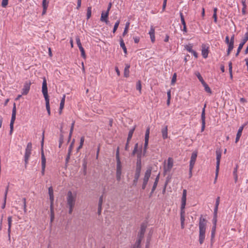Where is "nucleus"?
<instances>
[{"label":"nucleus","instance_id":"2","mask_svg":"<svg viewBox=\"0 0 248 248\" xmlns=\"http://www.w3.org/2000/svg\"><path fill=\"white\" fill-rule=\"evenodd\" d=\"M77 199V193H73L71 191L67 192L66 195V202L67 206H75Z\"/></svg>","mask_w":248,"mask_h":248},{"label":"nucleus","instance_id":"36","mask_svg":"<svg viewBox=\"0 0 248 248\" xmlns=\"http://www.w3.org/2000/svg\"><path fill=\"white\" fill-rule=\"evenodd\" d=\"M195 75L197 76V77L198 78L199 80L201 81L202 84L205 82L204 81L201 75L200 74V73L199 72H196L195 73Z\"/></svg>","mask_w":248,"mask_h":248},{"label":"nucleus","instance_id":"23","mask_svg":"<svg viewBox=\"0 0 248 248\" xmlns=\"http://www.w3.org/2000/svg\"><path fill=\"white\" fill-rule=\"evenodd\" d=\"M130 64L127 63L125 64V66L124 69V77L125 78H127L129 76V68H130Z\"/></svg>","mask_w":248,"mask_h":248},{"label":"nucleus","instance_id":"47","mask_svg":"<svg viewBox=\"0 0 248 248\" xmlns=\"http://www.w3.org/2000/svg\"><path fill=\"white\" fill-rule=\"evenodd\" d=\"M119 24H120V20H117L115 22L113 30V33H115V31H116V30L119 26Z\"/></svg>","mask_w":248,"mask_h":248},{"label":"nucleus","instance_id":"38","mask_svg":"<svg viewBox=\"0 0 248 248\" xmlns=\"http://www.w3.org/2000/svg\"><path fill=\"white\" fill-rule=\"evenodd\" d=\"M216 231V226H213L211 230V239H213L215 237Z\"/></svg>","mask_w":248,"mask_h":248},{"label":"nucleus","instance_id":"28","mask_svg":"<svg viewBox=\"0 0 248 248\" xmlns=\"http://www.w3.org/2000/svg\"><path fill=\"white\" fill-rule=\"evenodd\" d=\"M135 129V127H133L130 130V131L128 132V137L127 139V140H128V142H129L130 140H131L133 134L134 133V132Z\"/></svg>","mask_w":248,"mask_h":248},{"label":"nucleus","instance_id":"14","mask_svg":"<svg viewBox=\"0 0 248 248\" xmlns=\"http://www.w3.org/2000/svg\"><path fill=\"white\" fill-rule=\"evenodd\" d=\"M205 105H204V108L202 110V115H201V120H202V128L201 131L203 132L205 129Z\"/></svg>","mask_w":248,"mask_h":248},{"label":"nucleus","instance_id":"34","mask_svg":"<svg viewBox=\"0 0 248 248\" xmlns=\"http://www.w3.org/2000/svg\"><path fill=\"white\" fill-rule=\"evenodd\" d=\"M217 212H214V216L212 220L213 225V226H217Z\"/></svg>","mask_w":248,"mask_h":248},{"label":"nucleus","instance_id":"19","mask_svg":"<svg viewBox=\"0 0 248 248\" xmlns=\"http://www.w3.org/2000/svg\"><path fill=\"white\" fill-rule=\"evenodd\" d=\"M149 34L152 42L154 43L155 41V30L152 26L151 27Z\"/></svg>","mask_w":248,"mask_h":248},{"label":"nucleus","instance_id":"20","mask_svg":"<svg viewBox=\"0 0 248 248\" xmlns=\"http://www.w3.org/2000/svg\"><path fill=\"white\" fill-rule=\"evenodd\" d=\"M181 227L182 229L185 227V212H180Z\"/></svg>","mask_w":248,"mask_h":248},{"label":"nucleus","instance_id":"10","mask_svg":"<svg viewBox=\"0 0 248 248\" xmlns=\"http://www.w3.org/2000/svg\"><path fill=\"white\" fill-rule=\"evenodd\" d=\"M42 91L45 99L49 98L47 93V82L45 78H43Z\"/></svg>","mask_w":248,"mask_h":248},{"label":"nucleus","instance_id":"51","mask_svg":"<svg viewBox=\"0 0 248 248\" xmlns=\"http://www.w3.org/2000/svg\"><path fill=\"white\" fill-rule=\"evenodd\" d=\"M141 155H142V153H141V151L140 150V152L139 153H138L137 154V161H141Z\"/></svg>","mask_w":248,"mask_h":248},{"label":"nucleus","instance_id":"30","mask_svg":"<svg viewBox=\"0 0 248 248\" xmlns=\"http://www.w3.org/2000/svg\"><path fill=\"white\" fill-rule=\"evenodd\" d=\"M202 85L204 87V90L207 93H212V91H211L210 88L209 87V86L207 85V84L205 82L202 83Z\"/></svg>","mask_w":248,"mask_h":248},{"label":"nucleus","instance_id":"17","mask_svg":"<svg viewBox=\"0 0 248 248\" xmlns=\"http://www.w3.org/2000/svg\"><path fill=\"white\" fill-rule=\"evenodd\" d=\"M8 235L9 240H10L11 239V227H12V216H9L8 217Z\"/></svg>","mask_w":248,"mask_h":248},{"label":"nucleus","instance_id":"37","mask_svg":"<svg viewBox=\"0 0 248 248\" xmlns=\"http://www.w3.org/2000/svg\"><path fill=\"white\" fill-rule=\"evenodd\" d=\"M78 48H79V49L80 50V51L81 52V56L84 59H85L86 56L84 48L82 47V46L78 47Z\"/></svg>","mask_w":248,"mask_h":248},{"label":"nucleus","instance_id":"62","mask_svg":"<svg viewBox=\"0 0 248 248\" xmlns=\"http://www.w3.org/2000/svg\"><path fill=\"white\" fill-rule=\"evenodd\" d=\"M232 62H229V73L232 72Z\"/></svg>","mask_w":248,"mask_h":248},{"label":"nucleus","instance_id":"50","mask_svg":"<svg viewBox=\"0 0 248 248\" xmlns=\"http://www.w3.org/2000/svg\"><path fill=\"white\" fill-rule=\"evenodd\" d=\"M50 217H51V221L52 222L54 218V213L53 208H50Z\"/></svg>","mask_w":248,"mask_h":248},{"label":"nucleus","instance_id":"7","mask_svg":"<svg viewBox=\"0 0 248 248\" xmlns=\"http://www.w3.org/2000/svg\"><path fill=\"white\" fill-rule=\"evenodd\" d=\"M44 141V132L43 133L42 139L41 141V165L42 167H46V159L43 151V145Z\"/></svg>","mask_w":248,"mask_h":248},{"label":"nucleus","instance_id":"63","mask_svg":"<svg viewBox=\"0 0 248 248\" xmlns=\"http://www.w3.org/2000/svg\"><path fill=\"white\" fill-rule=\"evenodd\" d=\"M101 211H102V205H98L97 214H98V215H100L101 214Z\"/></svg>","mask_w":248,"mask_h":248},{"label":"nucleus","instance_id":"5","mask_svg":"<svg viewBox=\"0 0 248 248\" xmlns=\"http://www.w3.org/2000/svg\"><path fill=\"white\" fill-rule=\"evenodd\" d=\"M16 118V104H14V106L12 109V117L10 124V134L11 135L13 133V129H14V124Z\"/></svg>","mask_w":248,"mask_h":248},{"label":"nucleus","instance_id":"49","mask_svg":"<svg viewBox=\"0 0 248 248\" xmlns=\"http://www.w3.org/2000/svg\"><path fill=\"white\" fill-rule=\"evenodd\" d=\"M23 202V209L25 213L27 212V206H26V198H24L22 199Z\"/></svg>","mask_w":248,"mask_h":248},{"label":"nucleus","instance_id":"43","mask_svg":"<svg viewBox=\"0 0 248 248\" xmlns=\"http://www.w3.org/2000/svg\"><path fill=\"white\" fill-rule=\"evenodd\" d=\"M180 18H181V21L182 24L183 25V26H186V22L185 20L184 16L182 13H181V12L180 13Z\"/></svg>","mask_w":248,"mask_h":248},{"label":"nucleus","instance_id":"21","mask_svg":"<svg viewBox=\"0 0 248 248\" xmlns=\"http://www.w3.org/2000/svg\"><path fill=\"white\" fill-rule=\"evenodd\" d=\"M122 165L120 160H116V173H122Z\"/></svg>","mask_w":248,"mask_h":248},{"label":"nucleus","instance_id":"32","mask_svg":"<svg viewBox=\"0 0 248 248\" xmlns=\"http://www.w3.org/2000/svg\"><path fill=\"white\" fill-rule=\"evenodd\" d=\"M65 95L64 94L61 100V103L60 104V109H62L63 108L65 103Z\"/></svg>","mask_w":248,"mask_h":248},{"label":"nucleus","instance_id":"59","mask_svg":"<svg viewBox=\"0 0 248 248\" xmlns=\"http://www.w3.org/2000/svg\"><path fill=\"white\" fill-rule=\"evenodd\" d=\"M122 173H116V179L118 181H120L121 179Z\"/></svg>","mask_w":248,"mask_h":248},{"label":"nucleus","instance_id":"26","mask_svg":"<svg viewBox=\"0 0 248 248\" xmlns=\"http://www.w3.org/2000/svg\"><path fill=\"white\" fill-rule=\"evenodd\" d=\"M243 129V126H241L240 127H239V128L237 131V133L236 134V137L235 138V142L236 143L239 141L240 138L242 135Z\"/></svg>","mask_w":248,"mask_h":248},{"label":"nucleus","instance_id":"60","mask_svg":"<svg viewBox=\"0 0 248 248\" xmlns=\"http://www.w3.org/2000/svg\"><path fill=\"white\" fill-rule=\"evenodd\" d=\"M74 207L75 206H68V207L69 208L68 213L69 214H71L72 213Z\"/></svg>","mask_w":248,"mask_h":248},{"label":"nucleus","instance_id":"55","mask_svg":"<svg viewBox=\"0 0 248 248\" xmlns=\"http://www.w3.org/2000/svg\"><path fill=\"white\" fill-rule=\"evenodd\" d=\"M76 43L78 47L82 46V45L80 42V38L78 37H77L76 38Z\"/></svg>","mask_w":248,"mask_h":248},{"label":"nucleus","instance_id":"18","mask_svg":"<svg viewBox=\"0 0 248 248\" xmlns=\"http://www.w3.org/2000/svg\"><path fill=\"white\" fill-rule=\"evenodd\" d=\"M151 172H152V168L151 167L148 168L145 171L143 181L148 182L149 179L150 177L151 174Z\"/></svg>","mask_w":248,"mask_h":248},{"label":"nucleus","instance_id":"46","mask_svg":"<svg viewBox=\"0 0 248 248\" xmlns=\"http://www.w3.org/2000/svg\"><path fill=\"white\" fill-rule=\"evenodd\" d=\"M84 141V137H82L80 138V144H79V146L78 148V150H79L80 149H81L82 147Z\"/></svg>","mask_w":248,"mask_h":248},{"label":"nucleus","instance_id":"48","mask_svg":"<svg viewBox=\"0 0 248 248\" xmlns=\"http://www.w3.org/2000/svg\"><path fill=\"white\" fill-rule=\"evenodd\" d=\"M137 90L139 91L140 93H141V84L140 81H138L137 83V86H136Z\"/></svg>","mask_w":248,"mask_h":248},{"label":"nucleus","instance_id":"58","mask_svg":"<svg viewBox=\"0 0 248 248\" xmlns=\"http://www.w3.org/2000/svg\"><path fill=\"white\" fill-rule=\"evenodd\" d=\"M129 23H127V24L126 25V26L125 27V29H124V30L123 32V35L124 36L125 34H126L127 32V30H128V26H129Z\"/></svg>","mask_w":248,"mask_h":248},{"label":"nucleus","instance_id":"61","mask_svg":"<svg viewBox=\"0 0 248 248\" xmlns=\"http://www.w3.org/2000/svg\"><path fill=\"white\" fill-rule=\"evenodd\" d=\"M48 194L49 195H53V190L52 186L48 188Z\"/></svg>","mask_w":248,"mask_h":248},{"label":"nucleus","instance_id":"44","mask_svg":"<svg viewBox=\"0 0 248 248\" xmlns=\"http://www.w3.org/2000/svg\"><path fill=\"white\" fill-rule=\"evenodd\" d=\"M50 201V208H53L54 195H49Z\"/></svg>","mask_w":248,"mask_h":248},{"label":"nucleus","instance_id":"16","mask_svg":"<svg viewBox=\"0 0 248 248\" xmlns=\"http://www.w3.org/2000/svg\"><path fill=\"white\" fill-rule=\"evenodd\" d=\"M109 13L108 11H106L105 13L102 12L100 18V20L102 22H105L107 24H108L109 21L108 19Z\"/></svg>","mask_w":248,"mask_h":248},{"label":"nucleus","instance_id":"64","mask_svg":"<svg viewBox=\"0 0 248 248\" xmlns=\"http://www.w3.org/2000/svg\"><path fill=\"white\" fill-rule=\"evenodd\" d=\"M63 139H64V137H63V134H61L60 136V138H59V142H62L63 143Z\"/></svg>","mask_w":248,"mask_h":248},{"label":"nucleus","instance_id":"8","mask_svg":"<svg viewBox=\"0 0 248 248\" xmlns=\"http://www.w3.org/2000/svg\"><path fill=\"white\" fill-rule=\"evenodd\" d=\"M186 194L187 191L186 189L183 190L182 197L181 198V211L180 212H185V209L186 205Z\"/></svg>","mask_w":248,"mask_h":248},{"label":"nucleus","instance_id":"24","mask_svg":"<svg viewBox=\"0 0 248 248\" xmlns=\"http://www.w3.org/2000/svg\"><path fill=\"white\" fill-rule=\"evenodd\" d=\"M162 138L163 139H166L168 138V127L165 126L161 130Z\"/></svg>","mask_w":248,"mask_h":248},{"label":"nucleus","instance_id":"4","mask_svg":"<svg viewBox=\"0 0 248 248\" xmlns=\"http://www.w3.org/2000/svg\"><path fill=\"white\" fill-rule=\"evenodd\" d=\"M216 155H217V157H216L217 162H216V177H215V182H216V180L217 179V177L218 172H219V164H220V159H221V151L220 150H217L216 151Z\"/></svg>","mask_w":248,"mask_h":248},{"label":"nucleus","instance_id":"41","mask_svg":"<svg viewBox=\"0 0 248 248\" xmlns=\"http://www.w3.org/2000/svg\"><path fill=\"white\" fill-rule=\"evenodd\" d=\"M92 14V8L91 7H88L87 8V18L89 19L91 16Z\"/></svg>","mask_w":248,"mask_h":248},{"label":"nucleus","instance_id":"12","mask_svg":"<svg viewBox=\"0 0 248 248\" xmlns=\"http://www.w3.org/2000/svg\"><path fill=\"white\" fill-rule=\"evenodd\" d=\"M197 157V153L196 152L192 153L190 157V160L189 163V170H190V171L192 170H193L195 163Z\"/></svg>","mask_w":248,"mask_h":248},{"label":"nucleus","instance_id":"52","mask_svg":"<svg viewBox=\"0 0 248 248\" xmlns=\"http://www.w3.org/2000/svg\"><path fill=\"white\" fill-rule=\"evenodd\" d=\"M74 142H75V140L73 139L72 142L70 144V145L69 147V149H68V152H72V150L73 149V146H74Z\"/></svg>","mask_w":248,"mask_h":248},{"label":"nucleus","instance_id":"40","mask_svg":"<svg viewBox=\"0 0 248 248\" xmlns=\"http://www.w3.org/2000/svg\"><path fill=\"white\" fill-rule=\"evenodd\" d=\"M45 100L46 101V110L47 111V110H50L49 98H45Z\"/></svg>","mask_w":248,"mask_h":248},{"label":"nucleus","instance_id":"11","mask_svg":"<svg viewBox=\"0 0 248 248\" xmlns=\"http://www.w3.org/2000/svg\"><path fill=\"white\" fill-rule=\"evenodd\" d=\"M31 84V82L30 81L25 82L22 90V95H27L29 93Z\"/></svg>","mask_w":248,"mask_h":248},{"label":"nucleus","instance_id":"6","mask_svg":"<svg viewBox=\"0 0 248 248\" xmlns=\"http://www.w3.org/2000/svg\"><path fill=\"white\" fill-rule=\"evenodd\" d=\"M248 31H247L244 35V37L242 38L241 42L239 45L237 51L236 53L235 54V56H238L240 52L241 51L242 48H243L244 45L248 41Z\"/></svg>","mask_w":248,"mask_h":248},{"label":"nucleus","instance_id":"56","mask_svg":"<svg viewBox=\"0 0 248 248\" xmlns=\"http://www.w3.org/2000/svg\"><path fill=\"white\" fill-rule=\"evenodd\" d=\"M140 171L135 170L134 177L136 178H139L140 175Z\"/></svg>","mask_w":248,"mask_h":248},{"label":"nucleus","instance_id":"29","mask_svg":"<svg viewBox=\"0 0 248 248\" xmlns=\"http://www.w3.org/2000/svg\"><path fill=\"white\" fill-rule=\"evenodd\" d=\"M219 202H220V198H219V197H217V198L216 201V204H215V206L214 211V212H217L218 208V206L219 204Z\"/></svg>","mask_w":248,"mask_h":248},{"label":"nucleus","instance_id":"42","mask_svg":"<svg viewBox=\"0 0 248 248\" xmlns=\"http://www.w3.org/2000/svg\"><path fill=\"white\" fill-rule=\"evenodd\" d=\"M185 47V49L190 53H191L193 50L192 49V45L191 44L186 45Z\"/></svg>","mask_w":248,"mask_h":248},{"label":"nucleus","instance_id":"3","mask_svg":"<svg viewBox=\"0 0 248 248\" xmlns=\"http://www.w3.org/2000/svg\"><path fill=\"white\" fill-rule=\"evenodd\" d=\"M32 150V144L31 142H29L27 144L25 153L24 155V161H25V167L27 168V164H28L29 160L30 157Z\"/></svg>","mask_w":248,"mask_h":248},{"label":"nucleus","instance_id":"15","mask_svg":"<svg viewBox=\"0 0 248 248\" xmlns=\"http://www.w3.org/2000/svg\"><path fill=\"white\" fill-rule=\"evenodd\" d=\"M149 135H150V127L148 126L146 130L145 134V142L144 145V149H147L148 142L149 139Z\"/></svg>","mask_w":248,"mask_h":248},{"label":"nucleus","instance_id":"1","mask_svg":"<svg viewBox=\"0 0 248 248\" xmlns=\"http://www.w3.org/2000/svg\"><path fill=\"white\" fill-rule=\"evenodd\" d=\"M207 222V220L201 215L199 219V242L200 245L203 243L205 239Z\"/></svg>","mask_w":248,"mask_h":248},{"label":"nucleus","instance_id":"45","mask_svg":"<svg viewBox=\"0 0 248 248\" xmlns=\"http://www.w3.org/2000/svg\"><path fill=\"white\" fill-rule=\"evenodd\" d=\"M176 78H177V75L176 73H174L173 75L171 81V84L174 85L176 81Z\"/></svg>","mask_w":248,"mask_h":248},{"label":"nucleus","instance_id":"13","mask_svg":"<svg viewBox=\"0 0 248 248\" xmlns=\"http://www.w3.org/2000/svg\"><path fill=\"white\" fill-rule=\"evenodd\" d=\"M146 226L144 224L140 226V231L138 235V240L142 241L144 237V233L146 231Z\"/></svg>","mask_w":248,"mask_h":248},{"label":"nucleus","instance_id":"57","mask_svg":"<svg viewBox=\"0 0 248 248\" xmlns=\"http://www.w3.org/2000/svg\"><path fill=\"white\" fill-rule=\"evenodd\" d=\"M228 48L230 49H231V50H232L233 48L234 43L230 42V43L228 44Z\"/></svg>","mask_w":248,"mask_h":248},{"label":"nucleus","instance_id":"22","mask_svg":"<svg viewBox=\"0 0 248 248\" xmlns=\"http://www.w3.org/2000/svg\"><path fill=\"white\" fill-rule=\"evenodd\" d=\"M159 176H160V174L159 173L157 175V176L156 177V178L155 179V182L154 183L153 187L152 188L151 194H152L154 192V191L155 190V189L156 188V186H157V184H158V181H159Z\"/></svg>","mask_w":248,"mask_h":248},{"label":"nucleus","instance_id":"25","mask_svg":"<svg viewBox=\"0 0 248 248\" xmlns=\"http://www.w3.org/2000/svg\"><path fill=\"white\" fill-rule=\"evenodd\" d=\"M238 169V165L236 164L235 167L233 169V175L235 183H236L238 180V175H237V170Z\"/></svg>","mask_w":248,"mask_h":248},{"label":"nucleus","instance_id":"54","mask_svg":"<svg viewBox=\"0 0 248 248\" xmlns=\"http://www.w3.org/2000/svg\"><path fill=\"white\" fill-rule=\"evenodd\" d=\"M8 4V0H2L1 6L2 7H6Z\"/></svg>","mask_w":248,"mask_h":248},{"label":"nucleus","instance_id":"39","mask_svg":"<svg viewBox=\"0 0 248 248\" xmlns=\"http://www.w3.org/2000/svg\"><path fill=\"white\" fill-rule=\"evenodd\" d=\"M141 241L140 240H138L136 241L135 244L133 246V248H141L140 244Z\"/></svg>","mask_w":248,"mask_h":248},{"label":"nucleus","instance_id":"33","mask_svg":"<svg viewBox=\"0 0 248 248\" xmlns=\"http://www.w3.org/2000/svg\"><path fill=\"white\" fill-rule=\"evenodd\" d=\"M172 166H173V159L169 157L168 159V165H167L168 169L170 170L172 168Z\"/></svg>","mask_w":248,"mask_h":248},{"label":"nucleus","instance_id":"31","mask_svg":"<svg viewBox=\"0 0 248 248\" xmlns=\"http://www.w3.org/2000/svg\"><path fill=\"white\" fill-rule=\"evenodd\" d=\"M120 46L123 48L124 54H127V49L125 46L124 43L123 39H121L120 40Z\"/></svg>","mask_w":248,"mask_h":248},{"label":"nucleus","instance_id":"53","mask_svg":"<svg viewBox=\"0 0 248 248\" xmlns=\"http://www.w3.org/2000/svg\"><path fill=\"white\" fill-rule=\"evenodd\" d=\"M116 160H120V155H119V147H118L116 150Z\"/></svg>","mask_w":248,"mask_h":248},{"label":"nucleus","instance_id":"27","mask_svg":"<svg viewBox=\"0 0 248 248\" xmlns=\"http://www.w3.org/2000/svg\"><path fill=\"white\" fill-rule=\"evenodd\" d=\"M48 2H47V0H43V2H42V5H43V12H42L43 15L45 14L46 13V11L47 8V6H48Z\"/></svg>","mask_w":248,"mask_h":248},{"label":"nucleus","instance_id":"35","mask_svg":"<svg viewBox=\"0 0 248 248\" xmlns=\"http://www.w3.org/2000/svg\"><path fill=\"white\" fill-rule=\"evenodd\" d=\"M141 170V161H137L136 170L140 171Z\"/></svg>","mask_w":248,"mask_h":248},{"label":"nucleus","instance_id":"9","mask_svg":"<svg viewBox=\"0 0 248 248\" xmlns=\"http://www.w3.org/2000/svg\"><path fill=\"white\" fill-rule=\"evenodd\" d=\"M209 46L208 44H203L202 45V57L206 59L208 57L209 52Z\"/></svg>","mask_w":248,"mask_h":248}]
</instances>
